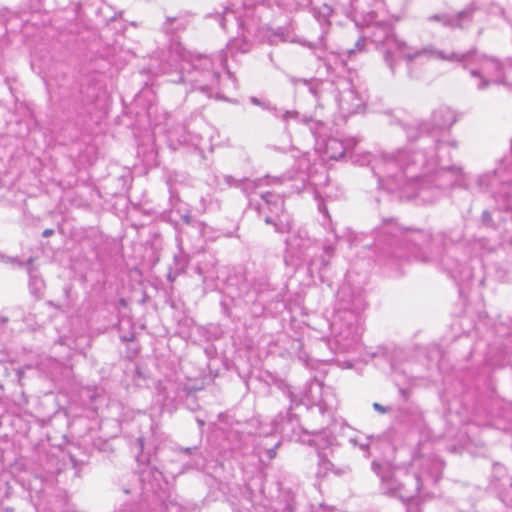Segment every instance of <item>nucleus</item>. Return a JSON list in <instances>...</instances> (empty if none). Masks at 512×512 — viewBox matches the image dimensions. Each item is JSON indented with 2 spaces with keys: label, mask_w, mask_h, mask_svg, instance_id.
Masks as SVG:
<instances>
[{
  "label": "nucleus",
  "mask_w": 512,
  "mask_h": 512,
  "mask_svg": "<svg viewBox=\"0 0 512 512\" xmlns=\"http://www.w3.org/2000/svg\"><path fill=\"white\" fill-rule=\"evenodd\" d=\"M431 121L434 129L445 130L451 128L457 118L451 108L441 106L433 112Z\"/></svg>",
  "instance_id": "19"
},
{
  "label": "nucleus",
  "mask_w": 512,
  "mask_h": 512,
  "mask_svg": "<svg viewBox=\"0 0 512 512\" xmlns=\"http://www.w3.org/2000/svg\"><path fill=\"white\" fill-rule=\"evenodd\" d=\"M282 512H310V507L303 498H294Z\"/></svg>",
  "instance_id": "27"
},
{
  "label": "nucleus",
  "mask_w": 512,
  "mask_h": 512,
  "mask_svg": "<svg viewBox=\"0 0 512 512\" xmlns=\"http://www.w3.org/2000/svg\"><path fill=\"white\" fill-rule=\"evenodd\" d=\"M261 38L270 44H278L280 42L294 41L291 36L290 27H278L276 29L263 27L260 29Z\"/></svg>",
  "instance_id": "20"
},
{
  "label": "nucleus",
  "mask_w": 512,
  "mask_h": 512,
  "mask_svg": "<svg viewBox=\"0 0 512 512\" xmlns=\"http://www.w3.org/2000/svg\"><path fill=\"white\" fill-rule=\"evenodd\" d=\"M166 509L168 510V512H179L180 510V507L177 505V504H170L169 506L166 507Z\"/></svg>",
  "instance_id": "37"
},
{
  "label": "nucleus",
  "mask_w": 512,
  "mask_h": 512,
  "mask_svg": "<svg viewBox=\"0 0 512 512\" xmlns=\"http://www.w3.org/2000/svg\"><path fill=\"white\" fill-rule=\"evenodd\" d=\"M402 68V72L405 73L410 81H421L428 82L430 79L427 76L425 66H398Z\"/></svg>",
  "instance_id": "23"
},
{
  "label": "nucleus",
  "mask_w": 512,
  "mask_h": 512,
  "mask_svg": "<svg viewBox=\"0 0 512 512\" xmlns=\"http://www.w3.org/2000/svg\"><path fill=\"white\" fill-rule=\"evenodd\" d=\"M365 43H366V39L360 38L355 43V47L353 49H347L345 51H342L341 55L346 56L347 57L346 60L354 61V60H356L357 55L365 52V50H366Z\"/></svg>",
  "instance_id": "26"
},
{
  "label": "nucleus",
  "mask_w": 512,
  "mask_h": 512,
  "mask_svg": "<svg viewBox=\"0 0 512 512\" xmlns=\"http://www.w3.org/2000/svg\"><path fill=\"white\" fill-rule=\"evenodd\" d=\"M492 215L489 211L485 210L483 211L482 213V221L484 224L486 225H492V219H491Z\"/></svg>",
  "instance_id": "33"
},
{
  "label": "nucleus",
  "mask_w": 512,
  "mask_h": 512,
  "mask_svg": "<svg viewBox=\"0 0 512 512\" xmlns=\"http://www.w3.org/2000/svg\"><path fill=\"white\" fill-rule=\"evenodd\" d=\"M137 446L140 450V453L137 455V462L140 465H144V468L140 471V482L142 493L148 495L149 493L157 494L159 490L163 488V485H166V481L164 480L163 473L154 465H152V458L150 456H146L144 449V441L142 438L137 439Z\"/></svg>",
  "instance_id": "10"
},
{
  "label": "nucleus",
  "mask_w": 512,
  "mask_h": 512,
  "mask_svg": "<svg viewBox=\"0 0 512 512\" xmlns=\"http://www.w3.org/2000/svg\"><path fill=\"white\" fill-rule=\"evenodd\" d=\"M368 17L369 19L367 20H364V23L365 25L369 26L373 23L374 19H375V12L374 11H371L368 13Z\"/></svg>",
  "instance_id": "35"
},
{
  "label": "nucleus",
  "mask_w": 512,
  "mask_h": 512,
  "mask_svg": "<svg viewBox=\"0 0 512 512\" xmlns=\"http://www.w3.org/2000/svg\"><path fill=\"white\" fill-rule=\"evenodd\" d=\"M285 122L294 120L308 127L312 135L315 137L317 149L327 158L338 160L354 145L352 140H341L336 137L324 138L326 124L321 120H316L305 115H300L296 111H286L282 115Z\"/></svg>",
  "instance_id": "6"
},
{
  "label": "nucleus",
  "mask_w": 512,
  "mask_h": 512,
  "mask_svg": "<svg viewBox=\"0 0 512 512\" xmlns=\"http://www.w3.org/2000/svg\"><path fill=\"white\" fill-rule=\"evenodd\" d=\"M299 81H302L304 84L308 83V81L306 79H299Z\"/></svg>",
  "instance_id": "47"
},
{
  "label": "nucleus",
  "mask_w": 512,
  "mask_h": 512,
  "mask_svg": "<svg viewBox=\"0 0 512 512\" xmlns=\"http://www.w3.org/2000/svg\"><path fill=\"white\" fill-rule=\"evenodd\" d=\"M487 11L490 14L504 15V9L498 4L492 3L487 7Z\"/></svg>",
  "instance_id": "32"
},
{
  "label": "nucleus",
  "mask_w": 512,
  "mask_h": 512,
  "mask_svg": "<svg viewBox=\"0 0 512 512\" xmlns=\"http://www.w3.org/2000/svg\"><path fill=\"white\" fill-rule=\"evenodd\" d=\"M168 53H169V58L167 60L172 61V62L192 63L195 61H203V60L211 61V62L217 61V59L210 58L207 55L186 50L183 47V45L181 44V42H179L178 40H175V39L171 40V42L169 44V48H168Z\"/></svg>",
  "instance_id": "16"
},
{
  "label": "nucleus",
  "mask_w": 512,
  "mask_h": 512,
  "mask_svg": "<svg viewBox=\"0 0 512 512\" xmlns=\"http://www.w3.org/2000/svg\"><path fill=\"white\" fill-rule=\"evenodd\" d=\"M340 307L330 324L329 348L335 353H348L357 349L362 334L360 312L365 308L362 291L350 295V288L343 285L338 291Z\"/></svg>",
  "instance_id": "5"
},
{
  "label": "nucleus",
  "mask_w": 512,
  "mask_h": 512,
  "mask_svg": "<svg viewBox=\"0 0 512 512\" xmlns=\"http://www.w3.org/2000/svg\"><path fill=\"white\" fill-rule=\"evenodd\" d=\"M197 422H198L200 427L204 426V421L203 420L197 419Z\"/></svg>",
  "instance_id": "45"
},
{
  "label": "nucleus",
  "mask_w": 512,
  "mask_h": 512,
  "mask_svg": "<svg viewBox=\"0 0 512 512\" xmlns=\"http://www.w3.org/2000/svg\"><path fill=\"white\" fill-rule=\"evenodd\" d=\"M184 219H185V221H186L187 223L189 222V217H188V216H186Z\"/></svg>",
  "instance_id": "49"
},
{
  "label": "nucleus",
  "mask_w": 512,
  "mask_h": 512,
  "mask_svg": "<svg viewBox=\"0 0 512 512\" xmlns=\"http://www.w3.org/2000/svg\"><path fill=\"white\" fill-rule=\"evenodd\" d=\"M390 29L387 25H380L378 33L372 35V40L376 43H382L389 38Z\"/></svg>",
  "instance_id": "29"
},
{
  "label": "nucleus",
  "mask_w": 512,
  "mask_h": 512,
  "mask_svg": "<svg viewBox=\"0 0 512 512\" xmlns=\"http://www.w3.org/2000/svg\"><path fill=\"white\" fill-rule=\"evenodd\" d=\"M264 206L273 216H266L265 223L272 224L276 232H290L286 239V250L284 261L287 266L298 267L302 263H307L311 267L322 270L327 267L334 255V242H325L323 252L319 259H314L311 251L314 249L313 240L308 236L305 230L299 229L291 231L290 216L284 211V201L279 194L272 192H260Z\"/></svg>",
  "instance_id": "3"
},
{
  "label": "nucleus",
  "mask_w": 512,
  "mask_h": 512,
  "mask_svg": "<svg viewBox=\"0 0 512 512\" xmlns=\"http://www.w3.org/2000/svg\"><path fill=\"white\" fill-rule=\"evenodd\" d=\"M296 423L297 420L289 412L285 415L279 414L272 423L271 433H279L284 437H290L289 432L294 429Z\"/></svg>",
  "instance_id": "22"
},
{
  "label": "nucleus",
  "mask_w": 512,
  "mask_h": 512,
  "mask_svg": "<svg viewBox=\"0 0 512 512\" xmlns=\"http://www.w3.org/2000/svg\"><path fill=\"white\" fill-rule=\"evenodd\" d=\"M477 184L481 190L488 191L492 195L508 194L509 187L512 185V138L510 154L501 158L492 172L480 175Z\"/></svg>",
  "instance_id": "9"
},
{
  "label": "nucleus",
  "mask_w": 512,
  "mask_h": 512,
  "mask_svg": "<svg viewBox=\"0 0 512 512\" xmlns=\"http://www.w3.org/2000/svg\"><path fill=\"white\" fill-rule=\"evenodd\" d=\"M444 236L441 233L432 235L428 231H404L391 219L384 220L376 230L375 246L379 250L378 261L394 270L411 260L432 264L441 262L453 278L462 277L461 271L451 267L448 260L441 257Z\"/></svg>",
  "instance_id": "2"
},
{
  "label": "nucleus",
  "mask_w": 512,
  "mask_h": 512,
  "mask_svg": "<svg viewBox=\"0 0 512 512\" xmlns=\"http://www.w3.org/2000/svg\"><path fill=\"white\" fill-rule=\"evenodd\" d=\"M1 321L2 322H7V318H2Z\"/></svg>",
  "instance_id": "50"
},
{
  "label": "nucleus",
  "mask_w": 512,
  "mask_h": 512,
  "mask_svg": "<svg viewBox=\"0 0 512 512\" xmlns=\"http://www.w3.org/2000/svg\"><path fill=\"white\" fill-rule=\"evenodd\" d=\"M394 67H395V66H391V68H392V73H393V74H395V73H396V71L394 70Z\"/></svg>",
  "instance_id": "48"
},
{
  "label": "nucleus",
  "mask_w": 512,
  "mask_h": 512,
  "mask_svg": "<svg viewBox=\"0 0 512 512\" xmlns=\"http://www.w3.org/2000/svg\"><path fill=\"white\" fill-rule=\"evenodd\" d=\"M333 441L334 437L331 433L324 430L314 435V438L310 440V444L316 446L318 450H321L331 446Z\"/></svg>",
  "instance_id": "24"
},
{
  "label": "nucleus",
  "mask_w": 512,
  "mask_h": 512,
  "mask_svg": "<svg viewBox=\"0 0 512 512\" xmlns=\"http://www.w3.org/2000/svg\"><path fill=\"white\" fill-rule=\"evenodd\" d=\"M310 91L314 94V95H317V91L315 90V88L313 86L310 87Z\"/></svg>",
  "instance_id": "46"
},
{
  "label": "nucleus",
  "mask_w": 512,
  "mask_h": 512,
  "mask_svg": "<svg viewBox=\"0 0 512 512\" xmlns=\"http://www.w3.org/2000/svg\"><path fill=\"white\" fill-rule=\"evenodd\" d=\"M324 67L330 79L326 81L320 80V84L324 86L330 83L336 87L338 91L336 101L342 114L346 116L360 112L365 105L366 98L355 90L350 79L347 78L349 71L346 69V66H337L341 69V72H337L333 66Z\"/></svg>",
  "instance_id": "7"
},
{
  "label": "nucleus",
  "mask_w": 512,
  "mask_h": 512,
  "mask_svg": "<svg viewBox=\"0 0 512 512\" xmlns=\"http://www.w3.org/2000/svg\"><path fill=\"white\" fill-rule=\"evenodd\" d=\"M49 362L52 367L50 374L53 378H57L58 376L63 375L64 371H67V367L63 366V364L58 360L51 359Z\"/></svg>",
  "instance_id": "30"
},
{
  "label": "nucleus",
  "mask_w": 512,
  "mask_h": 512,
  "mask_svg": "<svg viewBox=\"0 0 512 512\" xmlns=\"http://www.w3.org/2000/svg\"><path fill=\"white\" fill-rule=\"evenodd\" d=\"M364 3H373L375 6L381 5L383 0H362Z\"/></svg>",
  "instance_id": "40"
},
{
  "label": "nucleus",
  "mask_w": 512,
  "mask_h": 512,
  "mask_svg": "<svg viewBox=\"0 0 512 512\" xmlns=\"http://www.w3.org/2000/svg\"><path fill=\"white\" fill-rule=\"evenodd\" d=\"M280 441H278L274 447L267 449L266 454L269 459H273L276 456V449L279 447Z\"/></svg>",
  "instance_id": "34"
},
{
  "label": "nucleus",
  "mask_w": 512,
  "mask_h": 512,
  "mask_svg": "<svg viewBox=\"0 0 512 512\" xmlns=\"http://www.w3.org/2000/svg\"><path fill=\"white\" fill-rule=\"evenodd\" d=\"M191 20V14L188 11H180L175 16H167L162 24V30L166 34H173L183 31L187 28Z\"/></svg>",
  "instance_id": "18"
},
{
  "label": "nucleus",
  "mask_w": 512,
  "mask_h": 512,
  "mask_svg": "<svg viewBox=\"0 0 512 512\" xmlns=\"http://www.w3.org/2000/svg\"><path fill=\"white\" fill-rule=\"evenodd\" d=\"M176 134V130H171L168 132V139L170 142L176 140L179 144H194V140L190 138L186 133L181 135L179 138L176 137Z\"/></svg>",
  "instance_id": "31"
},
{
  "label": "nucleus",
  "mask_w": 512,
  "mask_h": 512,
  "mask_svg": "<svg viewBox=\"0 0 512 512\" xmlns=\"http://www.w3.org/2000/svg\"><path fill=\"white\" fill-rule=\"evenodd\" d=\"M475 12L474 5H469L462 11L456 13V14H434L430 17H428L429 21H438L442 25L456 29V28H466L468 27L472 21H473V14Z\"/></svg>",
  "instance_id": "15"
},
{
  "label": "nucleus",
  "mask_w": 512,
  "mask_h": 512,
  "mask_svg": "<svg viewBox=\"0 0 512 512\" xmlns=\"http://www.w3.org/2000/svg\"><path fill=\"white\" fill-rule=\"evenodd\" d=\"M398 51L401 59L404 61H413L419 57H423L427 61H448L459 63H484L495 61L492 57L485 54H480L476 50L451 53L436 50L433 47H425L419 50H414L403 42L398 43Z\"/></svg>",
  "instance_id": "8"
},
{
  "label": "nucleus",
  "mask_w": 512,
  "mask_h": 512,
  "mask_svg": "<svg viewBox=\"0 0 512 512\" xmlns=\"http://www.w3.org/2000/svg\"><path fill=\"white\" fill-rule=\"evenodd\" d=\"M202 72L211 75V87H217L222 91L236 89V79L228 69V66H216V69H203Z\"/></svg>",
  "instance_id": "17"
},
{
  "label": "nucleus",
  "mask_w": 512,
  "mask_h": 512,
  "mask_svg": "<svg viewBox=\"0 0 512 512\" xmlns=\"http://www.w3.org/2000/svg\"><path fill=\"white\" fill-rule=\"evenodd\" d=\"M29 275V287L31 292L34 295L40 294L44 288V281L39 276H37L33 271H30Z\"/></svg>",
  "instance_id": "28"
},
{
  "label": "nucleus",
  "mask_w": 512,
  "mask_h": 512,
  "mask_svg": "<svg viewBox=\"0 0 512 512\" xmlns=\"http://www.w3.org/2000/svg\"><path fill=\"white\" fill-rule=\"evenodd\" d=\"M457 148L458 142L446 136L436 140L430 152L408 145L381 153L369 164L380 188L400 191L408 199L430 204L448 188H468V176L460 167L442 164L444 158L451 159V150Z\"/></svg>",
  "instance_id": "1"
},
{
  "label": "nucleus",
  "mask_w": 512,
  "mask_h": 512,
  "mask_svg": "<svg viewBox=\"0 0 512 512\" xmlns=\"http://www.w3.org/2000/svg\"><path fill=\"white\" fill-rule=\"evenodd\" d=\"M225 180H226V182H227V184H228V185H232V180H233V179H232V177H230V176H226V177H225Z\"/></svg>",
  "instance_id": "44"
},
{
  "label": "nucleus",
  "mask_w": 512,
  "mask_h": 512,
  "mask_svg": "<svg viewBox=\"0 0 512 512\" xmlns=\"http://www.w3.org/2000/svg\"><path fill=\"white\" fill-rule=\"evenodd\" d=\"M468 72L479 90L486 88L490 83L512 86V66H477Z\"/></svg>",
  "instance_id": "12"
},
{
  "label": "nucleus",
  "mask_w": 512,
  "mask_h": 512,
  "mask_svg": "<svg viewBox=\"0 0 512 512\" xmlns=\"http://www.w3.org/2000/svg\"><path fill=\"white\" fill-rule=\"evenodd\" d=\"M319 211L323 214H327V210L323 204H319Z\"/></svg>",
  "instance_id": "42"
},
{
  "label": "nucleus",
  "mask_w": 512,
  "mask_h": 512,
  "mask_svg": "<svg viewBox=\"0 0 512 512\" xmlns=\"http://www.w3.org/2000/svg\"><path fill=\"white\" fill-rule=\"evenodd\" d=\"M54 234V230L53 229H45L42 233V236L47 238V237H50L51 235Z\"/></svg>",
  "instance_id": "39"
},
{
  "label": "nucleus",
  "mask_w": 512,
  "mask_h": 512,
  "mask_svg": "<svg viewBox=\"0 0 512 512\" xmlns=\"http://www.w3.org/2000/svg\"><path fill=\"white\" fill-rule=\"evenodd\" d=\"M307 396L312 404L318 406L321 414H330L337 406V399L332 390L325 388L319 381L310 383Z\"/></svg>",
  "instance_id": "14"
},
{
  "label": "nucleus",
  "mask_w": 512,
  "mask_h": 512,
  "mask_svg": "<svg viewBox=\"0 0 512 512\" xmlns=\"http://www.w3.org/2000/svg\"><path fill=\"white\" fill-rule=\"evenodd\" d=\"M318 458V468L316 473L318 478H325L330 473L341 476L347 474L350 471L348 466L336 468L334 464L327 458V456L321 452H318Z\"/></svg>",
  "instance_id": "21"
},
{
  "label": "nucleus",
  "mask_w": 512,
  "mask_h": 512,
  "mask_svg": "<svg viewBox=\"0 0 512 512\" xmlns=\"http://www.w3.org/2000/svg\"><path fill=\"white\" fill-rule=\"evenodd\" d=\"M250 101L252 104L254 105H257V106H264V103H262L258 98L256 97H251L250 98Z\"/></svg>",
  "instance_id": "38"
},
{
  "label": "nucleus",
  "mask_w": 512,
  "mask_h": 512,
  "mask_svg": "<svg viewBox=\"0 0 512 512\" xmlns=\"http://www.w3.org/2000/svg\"><path fill=\"white\" fill-rule=\"evenodd\" d=\"M134 491H135V489H132V488H130V489H128V488H124V489H123V492H124L125 494H130V493H133Z\"/></svg>",
  "instance_id": "43"
},
{
  "label": "nucleus",
  "mask_w": 512,
  "mask_h": 512,
  "mask_svg": "<svg viewBox=\"0 0 512 512\" xmlns=\"http://www.w3.org/2000/svg\"><path fill=\"white\" fill-rule=\"evenodd\" d=\"M298 165H299V168H301V169L306 168V167H308V161L306 159H301L299 161Z\"/></svg>",
  "instance_id": "41"
},
{
  "label": "nucleus",
  "mask_w": 512,
  "mask_h": 512,
  "mask_svg": "<svg viewBox=\"0 0 512 512\" xmlns=\"http://www.w3.org/2000/svg\"><path fill=\"white\" fill-rule=\"evenodd\" d=\"M403 129L405 130L409 140H415L420 136V134L424 132H429L430 125L428 123L423 122L416 125H405Z\"/></svg>",
  "instance_id": "25"
},
{
  "label": "nucleus",
  "mask_w": 512,
  "mask_h": 512,
  "mask_svg": "<svg viewBox=\"0 0 512 512\" xmlns=\"http://www.w3.org/2000/svg\"><path fill=\"white\" fill-rule=\"evenodd\" d=\"M373 407L376 411L380 412V413H386L387 412V408L382 406L381 404L379 403H374L373 404Z\"/></svg>",
  "instance_id": "36"
},
{
  "label": "nucleus",
  "mask_w": 512,
  "mask_h": 512,
  "mask_svg": "<svg viewBox=\"0 0 512 512\" xmlns=\"http://www.w3.org/2000/svg\"><path fill=\"white\" fill-rule=\"evenodd\" d=\"M444 464L437 458L417 457L410 468L392 467L372 462V470L380 477L383 494L409 501L441 478Z\"/></svg>",
  "instance_id": "4"
},
{
  "label": "nucleus",
  "mask_w": 512,
  "mask_h": 512,
  "mask_svg": "<svg viewBox=\"0 0 512 512\" xmlns=\"http://www.w3.org/2000/svg\"><path fill=\"white\" fill-rule=\"evenodd\" d=\"M309 179L310 176L305 171L297 172L295 176L291 175L290 173L285 174L281 177L274 178L266 176L264 178H260L257 180H245V182L243 183V189L245 192L248 193V190H254L264 185L291 182V192L299 193L305 189L306 183L309 181Z\"/></svg>",
  "instance_id": "13"
},
{
  "label": "nucleus",
  "mask_w": 512,
  "mask_h": 512,
  "mask_svg": "<svg viewBox=\"0 0 512 512\" xmlns=\"http://www.w3.org/2000/svg\"><path fill=\"white\" fill-rule=\"evenodd\" d=\"M231 20H233L236 26L242 30V35L230 40L226 46V49L218 55L217 61L222 63L238 61L237 56L239 54H244L250 50V43L248 42L245 34V31L246 33H249V30L245 29L244 22L237 18L232 11L225 14L221 21V26L225 29L226 23L230 22Z\"/></svg>",
  "instance_id": "11"
}]
</instances>
